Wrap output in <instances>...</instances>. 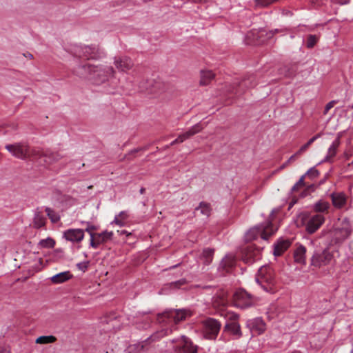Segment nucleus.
Returning a JSON list of instances; mask_svg holds the SVG:
<instances>
[{
  "mask_svg": "<svg viewBox=\"0 0 353 353\" xmlns=\"http://www.w3.org/2000/svg\"><path fill=\"white\" fill-rule=\"evenodd\" d=\"M256 282L266 292H271L275 283L274 274L270 266H262L256 277Z\"/></svg>",
  "mask_w": 353,
  "mask_h": 353,
  "instance_id": "obj_5",
  "label": "nucleus"
},
{
  "mask_svg": "<svg viewBox=\"0 0 353 353\" xmlns=\"http://www.w3.org/2000/svg\"><path fill=\"white\" fill-rule=\"evenodd\" d=\"M277 230L272 223V221H267L248 230L245 236L247 241H252L256 239L259 236L264 240H268L270 236L273 235Z\"/></svg>",
  "mask_w": 353,
  "mask_h": 353,
  "instance_id": "obj_4",
  "label": "nucleus"
},
{
  "mask_svg": "<svg viewBox=\"0 0 353 353\" xmlns=\"http://www.w3.org/2000/svg\"><path fill=\"white\" fill-rule=\"evenodd\" d=\"M87 225H88L85 231L87 232L91 236V234H94L96 233L94 231L97 230L98 228L96 225L90 224L89 223H88Z\"/></svg>",
  "mask_w": 353,
  "mask_h": 353,
  "instance_id": "obj_42",
  "label": "nucleus"
},
{
  "mask_svg": "<svg viewBox=\"0 0 353 353\" xmlns=\"http://www.w3.org/2000/svg\"><path fill=\"white\" fill-rule=\"evenodd\" d=\"M114 64L117 70L123 72H127L134 65L132 60L126 56L115 57L114 58Z\"/></svg>",
  "mask_w": 353,
  "mask_h": 353,
  "instance_id": "obj_14",
  "label": "nucleus"
},
{
  "mask_svg": "<svg viewBox=\"0 0 353 353\" xmlns=\"http://www.w3.org/2000/svg\"><path fill=\"white\" fill-rule=\"evenodd\" d=\"M185 283V279H181L177 281L172 283L170 285L174 288H179L180 286L184 285Z\"/></svg>",
  "mask_w": 353,
  "mask_h": 353,
  "instance_id": "obj_44",
  "label": "nucleus"
},
{
  "mask_svg": "<svg viewBox=\"0 0 353 353\" xmlns=\"http://www.w3.org/2000/svg\"><path fill=\"white\" fill-rule=\"evenodd\" d=\"M112 232L103 231L101 233L91 234L90 245L92 248L96 249L101 244H103L110 240L112 237Z\"/></svg>",
  "mask_w": 353,
  "mask_h": 353,
  "instance_id": "obj_13",
  "label": "nucleus"
},
{
  "mask_svg": "<svg viewBox=\"0 0 353 353\" xmlns=\"http://www.w3.org/2000/svg\"><path fill=\"white\" fill-rule=\"evenodd\" d=\"M319 41V37L314 34H309L307 37L306 41V47L307 48H312L317 41Z\"/></svg>",
  "mask_w": 353,
  "mask_h": 353,
  "instance_id": "obj_35",
  "label": "nucleus"
},
{
  "mask_svg": "<svg viewBox=\"0 0 353 353\" xmlns=\"http://www.w3.org/2000/svg\"><path fill=\"white\" fill-rule=\"evenodd\" d=\"M214 250L210 248L204 249L202 254V257L203 259V263L205 265H209L213 259Z\"/></svg>",
  "mask_w": 353,
  "mask_h": 353,
  "instance_id": "obj_30",
  "label": "nucleus"
},
{
  "mask_svg": "<svg viewBox=\"0 0 353 353\" xmlns=\"http://www.w3.org/2000/svg\"><path fill=\"white\" fill-rule=\"evenodd\" d=\"M90 265V261H85L83 262L78 263L76 265L77 268L82 271L83 272H85Z\"/></svg>",
  "mask_w": 353,
  "mask_h": 353,
  "instance_id": "obj_41",
  "label": "nucleus"
},
{
  "mask_svg": "<svg viewBox=\"0 0 353 353\" xmlns=\"http://www.w3.org/2000/svg\"><path fill=\"white\" fill-rule=\"evenodd\" d=\"M46 222L45 215L38 210L34 212V216L32 222L33 227L35 228H41L44 227Z\"/></svg>",
  "mask_w": 353,
  "mask_h": 353,
  "instance_id": "obj_25",
  "label": "nucleus"
},
{
  "mask_svg": "<svg viewBox=\"0 0 353 353\" xmlns=\"http://www.w3.org/2000/svg\"><path fill=\"white\" fill-rule=\"evenodd\" d=\"M62 235H63V238L66 239V230L63 231Z\"/></svg>",
  "mask_w": 353,
  "mask_h": 353,
  "instance_id": "obj_55",
  "label": "nucleus"
},
{
  "mask_svg": "<svg viewBox=\"0 0 353 353\" xmlns=\"http://www.w3.org/2000/svg\"><path fill=\"white\" fill-rule=\"evenodd\" d=\"M112 223H115L119 226H123L125 225L124 221L122 219H119V216H115Z\"/></svg>",
  "mask_w": 353,
  "mask_h": 353,
  "instance_id": "obj_45",
  "label": "nucleus"
},
{
  "mask_svg": "<svg viewBox=\"0 0 353 353\" xmlns=\"http://www.w3.org/2000/svg\"><path fill=\"white\" fill-rule=\"evenodd\" d=\"M340 145L339 138L336 139L328 148L327 154L325 157L323 162L330 161V159L333 158L336 154L337 148Z\"/></svg>",
  "mask_w": 353,
  "mask_h": 353,
  "instance_id": "obj_26",
  "label": "nucleus"
},
{
  "mask_svg": "<svg viewBox=\"0 0 353 353\" xmlns=\"http://www.w3.org/2000/svg\"><path fill=\"white\" fill-rule=\"evenodd\" d=\"M56 339L53 336H41L37 339L36 343L39 344L51 343L55 341Z\"/></svg>",
  "mask_w": 353,
  "mask_h": 353,
  "instance_id": "obj_33",
  "label": "nucleus"
},
{
  "mask_svg": "<svg viewBox=\"0 0 353 353\" xmlns=\"http://www.w3.org/2000/svg\"><path fill=\"white\" fill-rule=\"evenodd\" d=\"M330 203L327 201L320 200L314 205V210L318 212H325L330 208Z\"/></svg>",
  "mask_w": 353,
  "mask_h": 353,
  "instance_id": "obj_29",
  "label": "nucleus"
},
{
  "mask_svg": "<svg viewBox=\"0 0 353 353\" xmlns=\"http://www.w3.org/2000/svg\"><path fill=\"white\" fill-rule=\"evenodd\" d=\"M235 261L232 256H226L221 261V265L224 268H231L234 265Z\"/></svg>",
  "mask_w": 353,
  "mask_h": 353,
  "instance_id": "obj_36",
  "label": "nucleus"
},
{
  "mask_svg": "<svg viewBox=\"0 0 353 353\" xmlns=\"http://www.w3.org/2000/svg\"><path fill=\"white\" fill-rule=\"evenodd\" d=\"M139 150H141V149H135V150H132V152H137Z\"/></svg>",
  "mask_w": 353,
  "mask_h": 353,
  "instance_id": "obj_58",
  "label": "nucleus"
},
{
  "mask_svg": "<svg viewBox=\"0 0 353 353\" xmlns=\"http://www.w3.org/2000/svg\"><path fill=\"white\" fill-rule=\"evenodd\" d=\"M275 212H276V211H275V210H273L272 211V212H271L270 216H273V214H274V213Z\"/></svg>",
  "mask_w": 353,
  "mask_h": 353,
  "instance_id": "obj_59",
  "label": "nucleus"
},
{
  "mask_svg": "<svg viewBox=\"0 0 353 353\" xmlns=\"http://www.w3.org/2000/svg\"><path fill=\"white\" fill-rule=\"evenodd\" d=\"M204 0H196V2H203Z\"/></svg>",
  "mask_w": 353,
  "mask_h": 353,
  "instance_id": "obj_63",
  "label": "nucleus"
},
{
  "mask_svg": "<svg viewBox=\"0 0 353 353\" xmlns=\"http://www.w3.org/2000/svg\"><path fill=\"white\" fill-rule=\"evenodd\" d=\"M117 317L114 314H111L107 317H105L104 319L102 321V323L110 325V327H108V329H114L117 327Z\"/></svg>",
  "mask_w": 353,
  "mask_h": 353,
  "instance_id": "obj_32",
  "label": "nucleus"
},
{
  "mask_svg": "<svg viewBox=\"0 0 353 353\" xmlns=\"http://www.w3.org/2000/svg\"><path fill=\"white\" fill-rule=\"evenodd\" d=\"M260 254L258 250L254 249L252 246L248 245L243 248L242 251V260L248 264H251L256 260L259 259Z\"/></svg>",
  "mask_w": 353,
  "mask_h": 353,
  "instance_id": "obj_15",
  "label": "nucleus"
},
{
  "mask_svg": "<svg viewBox=\"0 0 353 353\" xmlns=\"http://www.w3.org/2000/svg\"><path fill=\"white\" fill-rule=\"evenodd\" d=\"M84 237V232L81 229L68 230V241L72 242H80Z\"/></svg>",
  "mask_w": 353,
  "mask_h": 353,
  "instance_id": "obj_21",
  "label": "nucleus"
},
{
  "mask_svg": "<svg viewBox=\"0 0 353 353\" xmlns=\"http://www.w3.org/2000/svg\"><path fill=\"white\" fill-rule=\"evenodd\" d=\"M246 325L252 332L259 335L263 334L266 330V325L261 318L250 319Z\"/></svg>",
  "mask_w": 353,
  "mask_h": 353,
  "instance_id": "obj_16",
  "label": "nucleus"
},
{
  "mask_svg": "<svg viewBox=\"0 0 353 353\" xmlns=\"http://www.w3.org/2000/svg\"><path fill=\"white\" fill-rule=\"evenodd\" d=\"M305 175L302 176L299 180L296 182L301 188L305 186L304 178Z\"/></svg>",
  "mask_w": 353,
  "mask_h": 353,
  "instance_id": "obj_47",
  "label": "nucleus"
},
{
  "mask_svg": "<svg viewBox=\"0 0 353 353\" xmlns=\"http://www.w3.org/2000/svg\"><path fill=\"white\" fill-rule=\"evenodd\" d=\"M315 141V138H311L305 144L302 145L300 149L296 152V154H301L305 152L312 143Z\"/></svg>",
  "mask_w": 353,
  "mask_h": 353,
  "instance_id": "obj_38",
  "label": "nucleus"
},
{
  "mask_svg": "<svg viewBox=\"0 0 353 353\" xmlns=\"http://www.w3.org/2000/svg\"><path fill=\"white\" fill-rule=\"evenodd\" d=\"M256 85V78L254 75L244 78L236 88H233L231 90L232 92H234L235 94H240L243 88H253Z\"/></svg>",
  "mask_w": 353,
  "mask_h": 353,
  "instance_id": "obj_18",
  "label": "nucleus"
},
{
  "mask_svg": "<svg viewBox=\"0 0 353 353\" xmlns=\"http://www.w3.org/2000/svg\"><path fill=\"white\" fill-rule=\"evenodd\" d=\"M349 108H350V109H353V104H352V105H350V106H349Z\"/></svg>",
  "mask_w": 353,
  "mask_h": 353,
  "instance_id": "obj_64",
  "label": "nucleus"
},
{
  "mask_svg": "<svg viewBox=\"0 0 353 353\" xmlns=\"http://www.w3.org/2000/svg\"><path fill=\"white\" fill-rule=\"evenodd\" d=\"M28 57H30V59H32L33 57L32 54H28Z\"/></svg>",
  "mask_w": 353,
  "mask_h": 353,
  "instance_id": "obj_60",
  "label": "nucleus"
},
{
  "mask_svg": "<svg viewBox=\"0 0 353 353\" xmlns=\"http://www.w3.org/2000/svg\"><path fill=\"white\" fill-rule=\"evenodd\" d=\"M139 192L141 194H143L145 192V189L144 188H141Z\"/></svg>",
  "mask_w": 353,
  "mask_h": 353,
  "instance_id": "obj_54",
  "label": "nucleus"
},
{
  "mask_svg": "<svg viewBox=\"0 0 353 353\" xmlns=\"http://www.w3.org/2000/svg\"><path fill=\"white\" fill-rule=\"evenodd\" d=\"M321 234L330 239V243L335 244L346 239L350 234L348 228H334L330 231H322Z\"/></svg>",
  "mask_w": 353,
  "mask_h": 353,
  "instance_id": "obj_11",
  "label": "nucleus"
},
{
  "mask_svg": "<svg viewBox=\"0 0 353 353\" xmlns=\"http://www.w3.org/2000/svg\"><path fill=\"white\" fill-rule=\"evenodd\" d=\"M68 52L74 57L83 59L85 61H98L106 56L105 50L97 44L72 45L68 49Z\"/></svg>",
  "mask_w": 353,
  "mask_h": 353,
  "instance_id": "obj_3",
  "label": "nucleus"
},
{
  "mask_svg": "<svg viewBox=\"0 0 353 353\" xmlns=\"http://www.w3.org/2000/svg\"><path fill=\"white\" fill-rule=\"evenodd\" d=\"M191 313L190 311L184 309L181 310H168L159 314L157 317V320L160 323H174L175 324L182 321L186 319L187 316H190Z\"/></svg>",
  "mask_w": 353,
  "mask_h": 353,
  "instance_id": "obj_6",
  "label": "nucleus"
},
{
  "mask_svg": "<svg viewBox=\"0 0 353 353\" xmlns=\"http://www.w3.org/2000/svg\"><path fill=\"white\" fill-rule=\"evenodd\" d=\"M336 103V101H330L328 103H327V105H325V110H324V112H323V114H326L328 111L332 108L334 105V104Z\"/></svg>",
  "mask_w": 353,
  "mask_h": 353,
  "instance_id": "obj_43",
  "label": "nucleus"
},
{
  "mask_svg": "<svg viewBox=\"0 0 353 353\" xmlns=\"http://www.w3.org/2000/svg\"><path fill=\"white\" fill-rule=\"evenodd\" d=\"M198 212L201 214L208 217L211 213L210 205L205 202H201L199 205L195 208V213Z\"/></svg>",
  "mask_w": 353,
  "mask_h": 353,
  "instance_id": "obj_28",
  "label": "nucleus"
},
{
  "mask_svg": "<svg viewBox=\"0 0 353 353\" xmlns=\"http://www.w3.org/2000/svg\"><path fill=\"white\" fill-rule=\"evenodd\" d=\"M301 188V186H300L297 183H296L293 185V187L292 188L291 191H292V192H294L297 191V190H298L299 188Z\"/></svg>",
  "mask_w": 353,
  "mask_h": 353,
  "instance_id": "obj_49",
  "label": "nucleus"
},
{
  "mask_svg": "<svg viewBox=\"0 0 353 353\" xmlns=\"http://www.w3.org/2000/svg\"><path fill=\"white\" fill-rule=\"evenodd\" d=\"M203 128L201 123H197V124L194 125V126H192L191 128H190L188 131H186L185 132H184L183 134H179V136L180 137L181 141L183 142L186 139L190 138L195 134L201 131Z\"/></svg>",
  "mask_w": 353,
  "mask_h": 353,
  "instance_id": "obj_24",
  "label": "nucleus"
},
{
  "mask_svg": "<svg viewBox=\"0 0 353 353\" xmlns=\"http://www.w3.org/2000/svg\"><path fill=\"white\" fill-rule=\"evenodd\" d=\"M321 136V134L319 133V134H317L316 135L314 136L312 138H315V141L319 138Z\"/></svg>",
  "mask_w": 353,
  "mask_h": 353,
  "instance_id": "obj_53",
  "label": "nucleus"
},
{
  "mask_svg": "<svg viewBox=\"0 0 353 353\" xmlns=\"http://www.w3.org/2000/svg\"><path fill=\"white\" fill-rule=\"evenodd\" d=\"M254 297L245 290L239 289L233 295V305L241 309H245L253 305Z\"/></svg>",
  "mask_w": 353,
  "mask_h": 353,
  "instance_id": "obj_7",
  "label": "nucleus"
},
{
  "mask_svg": "<svg viewBox=\"0 0 353 353\" xmlns=\"http://www.w3.org/2000/svg\"><path fill=\"white\" fill-rule=\"evenodd\" d=\"M138 347H141V349L143 348V345H138Z\"/></svg>",
  "mask_w": 353,
  "mask_h": 353,
  "instance_id": "obj_61",
  "label": "nucleus"
},
{
  "mask_svg": "<svg viewBox=\"0 0 353 353\" xmlns=\"http://www.w3.org/2000/svg\"><path fill=\"white\" fill-rule=\"evenodd\" d=\"M300 154H296V153L294 154H293L292 156H291L288 160V162L289 161H292L293 159H294V158L297 156H299Z\"/></svg>",
  "mask_w": 353,
  "mask_h": 353,
  "instance_id": "obj_51",
  "label": "nucleus"
},
{
  "mask_svg": "<svg viewBox=\"0 0 353 353\" xmlns=\"http://www.w3.org/2000/svg\"><path fill=\"white\" fill-rule=\"evenodd\" d=\"M333 258V254L328 248L316 250L311 257V265L321 268L328 265Z\"/></svg>",
  "mask_w": 353,
  "mask_h": 353,
  "instance_id": "obj_8",
  "label": "nucleus"
},
{
  "mask_svg": "<svg viewBox=\"0 0 353 353\" xmlns=\"http://www.w3.org/2000/svg\"><path fill=\"white\" fill-rule=\"evenodd\" d=\"M168 332H169V330H161V331H159L157 333H155L154 335H152L151 336V338L153 340L162 338V337L168 335ZM170 332H171V330H170Z\"/></svg>",
  "mask_w": 353,
  "mask_h": 353,
  "instance_id": "obj_40",
  "label": "nucleus"
},
{
  "mask_svg": "<svg viewBox=\"0 0 353 353\" xmlns=\"http://www.w3.org/2000/svg\"><path fill=\"white\" fill-rule=\"evenodd\" d=\"M50 281L54 284H59L66 281V271L57 274L50 278Z\"/></svg>",
  "mask_w": 353,
  "mask_h": 353,
  "instance_id": "obj_31",
  "label": "nucleus"
},
{
  "mask_svg": "<svg viewBox=\"0 0 353 353\" xmlns=\"http://www.w3.org/2000/svg\"><path fill=\"white\" fill-rule=\"evenodd\" d=\"M264 32H265L264 30H261V31L259 32L260 35H261V36L263 35Z\"/></svg>",
  "mask_w": 353,
  "mask_h": 353,
  "instance_id": "obj_57",
  "label": "nucleus"
},
{
  "mask_svg": "<svg viewBox=\"0 0 353 353\" xmlns=\"http://www.w3.org/2000/svg\"><path fill=\"white\" fill-rule=\"evenodd\" d=\"M121 234H127V235H130V233H128L126 230H121V231H119Z\"/></svg>",
  "mask_w": 353,
  "mask_h": 353,
  "instance_id": "obj_52",
  "label": "nucleus"
},
{
  "mask_svg": "<svg viewBox=\"0 0 353 353\" xmlns=\"http://www.w3.org/2000/svg\"><path fill=\"white\" fill-rule=\"evenodd\" d=\"M348 165H349V166H350V165H353V161H352L350 163H349V164H348Z\"/></svg>",
  "mask_w": 353,
  "mask_h": 353,
  "instance_id": "obj_62",
  "label": "nucleus"
},
{
  "mask_svg": "<svg viewBox=\"0 0 353 353\" xmlns=\"http://www.w3.org/2000/svg\"><path fill=\"white\" fill-rule=\"evenodd\" d=\"M46 212L47 213L48 216L50 218L52 223H57L59 221L60 216L53 210H52L50 208H46Z\"/></svg>",
  "mask_w": 353,
  "mask_h": 353,
  "instance_id": "obj_34",
  "label": "nucleus"
},
{
  "mask_svg": "<svg viewBox=\"0 0 353 353\" xmlns=\"http://www.w3.org/2000/svg\"><path fill=\"white\" fill-rule=\"evenodd\" d=\"M291 245V241L288 239H281L274 245V255L281 256Z\"/></svg>",
  "mask_w": 353,
  "mask_h": 353,
  "instance_id": "obj_19",
  "label": "nucleus"
},
{
  "mask_svg": "<svg viewBox=\"0 0 353 353\" xmlns=\"http://www.w3.org/2000/svg\"><path fill=\"white\" fill-rule=\"evenodd\" d=\"M171 342L172 343L180 342L179 345L174 347L175 353H197L198 346L194 345L192 341L184 335L180 338L172 339Z\"/></svg>",
  "mask_w": 353,
  "mask_h": 353,
  "instance_id": "obj_10",
  "label": "nucleus"
},
{
  "mask_svg": "<svg viewBox=\"0 0 353 353\" xmlns=\"http://www.w3.org/2000/svg\"><path fill=\"white\" fill-rule=\"evenodd\" d=\"M72 277V274H70V272L68 271V276L67 279L69 280Z\"/></svg>",
  "mask_w": 353,
  "mask_h": 353,
  "instance_id": "obj_56",
  "label": "nucleus"
},
{
  "mask_svg": "<svg viewBox=\"0 0 353 353\" xmlns=\"http://www.w3.org/2000/svg\"><path fill=\"white\" fill-rule=\"evenodd\" d=\"M54 241L52 239L48 237L45 239H41L39 242V245L41 248H52L54 245Z\"/></svg>",
  "mask_w": 353,
  "mask_h": 353,
  "instance_id": "obj_37",
  "label": "nucleus"
},
{
  "mask_svg": "<svg viewBox=\"0 0 353 353\" xmlns=\"http://www.w3.org/2000/svg\"><path fill=\"white\" fill-rule=\"evenodd\" d=\"M74 72L91 83L99 85L107 82L110 77H113L116 72L112 66L93 65L83 61L77 65Z\"/></svg>",
  "mask_w": 353,
  "mask_h": 353,
  "instance_id": "obj_2",
  "label": "nucleus"
},
{
  "mask_svg": "<svg viewBox=\"0 0 353 353\" xmlns=\"http://www.w3.org/2000/svg\"><path fill=\"white\" fill-rule=\"evenodd\" d=\"M306 248L303 245H300L294 252V258L296 263L300 264L305 263Z\"/></svg>",
  "mask_w": 353,
  "mask_h": 353,
  "instance_id": "obj_23",
  "label": "nucleus"
},
{
  "mask_svg": "<svg viewBox=\"0 0 353 353\" xmlns=\"http://www.w3.org/2000/svg\"><path fill=\"white\" fill-rule=\"evenodd\" d=\"M203 336L205 339H216L221 327V323L213 318H208L203 321Z\"/></svg>",
  "mask_w": 353,
  "mask_h": 353,
  "instance_id": "obj_9",
  "label": "nucleus"
},
{
  "mask_svg": "<svg viewBox=\"0 0 353 353\" xmlns=\"http://www.w3.org/2000/svg\"><path fill=\"white\" fill-rule=\"evenodd\" d=\"M297 70L296 64L287 65L280 68L279 73L285 77L291 78L296 75Z\"/></svg>",
  "mask_w": 353,
  "mask_h": 353,
  "instance_id": "obj_22",
  "label": "nucleus"
},
{
  "mask_svg": "<svg viewBox=\"0 0 353 353\" xmlns=\"http://www.w3.org/2000/svg\"><path fill=\"white\" fill-rule=\"evenodd\" d=\"M5 148L11 154L21 160L35 161L41 165H49L59 159L57 153L49 150H41L39 148H32L26 142H17L7 144Z\"/></svg>",
  "mask_w": 353,
  "mask_h": 353,
  "instance_id": "obj_1",
  "label": "nucleus"
},
{
  "mask_svg": "<svg viewBox=\"0 0 353 353\" xmlns=\"http://www.w3.org/2000/svg\"><path fill=\"white\" fill-rule=\"evenodd\" d=\"M239 318V315L236 314H232L230 316V319L233 320L234 321L225 324L224 327L225 331H228L231 332L233 335L236 336L237 338H240L242 336V333L241 331L240 325L236 322Z\"/></svg>",
  "mask_w": 353,
  "mask_h": 353,
  "instance_id": "obj_17",
  "label": "nucleus"
},
{
  "mask_svg": "<svg viewBox=\"0 0 353 353\" xmlns=\"http://www.w3.org/2000/svg\"><path fill=\"white\" fill-rule=\"evenodd\" d=\"M305 230L311 234L314 233L323 225L325 222V217L322 214H316L307 216V218L305 217Z\"/></svg>",
  "mask_w": 353,
  "mask_h": 353,
  "instance_id": "obj_12",
  "label": "nucleus"
},
{
  "mask_svg": "<svg viewBox=\"0 0 353 353\" xmlns=\"http://www.w3.org/2000/svg\"><path fill=\"white\" fill-rule=\"evenodd\" d=\"M333 205L336 208H341L346 204V196L343 192H334L331 194Z\"/></svg>",
  "mask_w": 353,
  "mask_h": 353,
  "instance_id": "obj_20",
  "label": "nucleus"
},
{
  "mask_svg": "<svg viewBox=\"0 0 353 353\" xmlns=\"http://www.w3.org/2000/svg\"><path fill=\"white\" fill-rule=\"evenodd\" d=\"M117 216H119V219L124 221L125 219H126L128 218V214L125 212L122 211Z\"/></svg>",
  "mask_w": 353,
  "mask_h": 353,
  "instance_id": "obj_46",
  "label": "nucleus"
},
{
  "mask_svg": "<svg viewBox=\"0 0 353 353\" xmlns=\"http://www.w3.org/2000/svg\"><path fill=\"white\" fill-rule=\"evenodd\" d=\"M0 353H9V352L6 349L0 347Z\"/></svg>",
  "mask_w": 353,
  "mask_h": 353,
  "instance_id": "obj_50",
  "label": "nucleus"
},
{
  "mask_svg": "<svg viewBox=\"0 0 353 353\" xmlns=\"http://www.w3.org/2000/svg\"><path fill=\"white\" fill-rule=\"evenodd\" d=\"M183 143L181 140V138L179 136H178V137L174 139L173 141H172L170 144V145H174L175 144H177V143Z\"/></svg>",
  "mask_w": 353,
  "mask_h": 353,
  "instance_id": "obj_48",
  "label": "nucleus"
},
{
  "mask_svg": "<svg viewBox=\"0 0 353 353\" xmlns=\"http://www.w3.org/2000/svg\"><path fill=\"white\" fill-rule=\"evenodd\" d=\"M214 78V74L210 70H204L201 72L200 84L206 85Z\"/></svg>",
  "mask_w": 353,
  "mask_h": 353,
  "instance_id": "obj_27",
  "label": "nucleus"
},
{
  "mask_svg": "<svg viewBox=\"0 0 353 353\" xmlns=\"http://www.w3.org/2000/svg\"><path fill=\"white\" fill-rule=\"evenodd\" d=\"M311 179L317 178L319 175V172L315 168H310L305 174Z\"/></svg>",
  "mask_w": 353,
  "mask_h": 353,
  "instance_id": "obj_39",
  "label": "nucleus"
}]
</instances>
